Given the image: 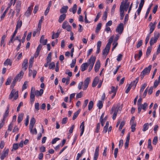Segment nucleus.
Returning <instances> with one entry per match:
<instances>
[{
	"label": "nucleus",
	"mask_w": 160,
	"mask_h": 160,
	"mask_svg": "<svg viewBox=\"0 0 160 160\" xmlns=\"http://www.w3.org/2000/svg\"><path fill=\"white\" fill-rule=\"evenodd\" d=\"M160 34L158 32H154V37L151 38L150 41V46L153 45L155 43H156L158 38H159Z\"/></svg>",
	"instance_id": "1"
},
{
	"label": "nucleus",
	"mask_w": 160,
	"mask_h": 160,
	"mask_svg": "<svg viewBox=\"0 0 160 160\" xmlns=\"http://www.w3.org/2000/svg\"><path fill=\"white\" fill-rule=\"evenodd\" d=\"M152 65H149L148 67L145 68L141 72L140 76L141 79H142L145 75L148 74L151 69Z\"/></svg>",
	"instance_id": "2"
},
{
	"label": "nucleus",
	"mask_w": 160,
	"mask_h": 160,
	"mask_svg": "<svg viewBox=\"0 0 160 160\" xmlns=\"http://www.w3.org/2000/svg\"><path fill=\"white\" fill-rule=\"evenodd\" d=\"M96 59V57H95L93 56L91 57L89 59L88 64H89V65L90 66L88 70V72H90L92 69L95 62Z\"/></svg>",
	"instance_id": "3"
},
{
	"label": "nucleus",
	"mask_w": 160,
	"mask_h": 160,
	"mask_svg": "<svg viewBox=\"0 0 160 160\" xmlns=\"http://www.w3.org/2000/svg\"><path fill=\"white\" fill-rule=\"evenodd\" d=\"M14 95L15 96L14 98L15 100H16L18 97V91H16L15 89H13L9 95L8 98L9 99H11Z\"/></svg>",
	"instance_id": "4"
},
{
	"label": "nucleus",
	"mask_w": 160,
	"mask_h": 160,
	"mask_svg": "<svg viewBox=\"0 0 160 160\" xmlns=\"http://www.w3.org/2000/svg\"><path fill=\"white\" fill-rule=\"evenodd\" d=\"M124 30V25L122 23H120L117 27L116 31L119 34H121L123 32Z\"/></svg>",
	"instance_id": "5"
},
{
	"label": "nucleus",
	"mask_w": 160,
	"mask_h": 160,
	"mask_svg": "<svg viewBox=\"0 0 160 160\" xmlns=\"http://www.w3.org/2000/svg\"><path fill=\"white\" fill-rule=\"evenodd\" d=\"M23 73V72L22 71H21L15 77L12 82H14L15 84H16L17 82L20 80L22 77Z\"/></svg>",
	"instance_id": "6"
},
{
	"label": "nucleus",
	"mask_w": 160,
	"mask_h": 160,
	"mask_svg": "<svg viewBox=\"0 0 160 160\" xmlns=\"http://www.w3.org/2000/svg\"><path fill=\"white\" fill-rule=\"evenodd\" d=\"M35 120L34 117L32 118L30 121L29 124V129L30 131H32V129H33L34 124L35 123Z\"/></svg>",
	"instance_id": "7"
},
{
	"label": "nucleus",
	"mask_w": 160,
	"mask_h": 160,
	"mask_svg": "<svg viewBox=\"0 0 160 160\" xmlns=\"http://www.w3.org/2000/svg\"><path fill=\"white\" fill-rule=\"evenodd\" d=\"M42 48V45L40 44L38 47L34 55V57L36 58L39 54Z\"/></svg>",
	"instance_id": "8"
},
{
	"label": "nucleus",
	"mask_w": 160,
	"mask_h": 160,
	"mask_svg": "<svg viewBox=\"0 0 160 160\" xmlns=\"http://www.w3.org/2000/svg\"><path fill=\"white\" fill-rule=\"evenodd\" d=\"M99 146L96 147L94 154L93 160H97L99 156Z\"/></svg>",
	"instance_id": "9"
},
{
	"label": "nucleus",
	"mask_w": 160,
	"mask_h": 160,
	"mask_svg": "<svg viewBox=\"0 0 160 160\" xmlns=\"http://www.w3.org/2000/svg\"><path fill=\"white\" fill-rule=\"evenodd\" d=\"M90 79L89 78H87L84 81V88L83 90H85L88 88L89 83Z\"/></svg>",
	"instance_id": "10"
},
{
	"label": "nucleus",
	"mask_w": 160,
	"mask_h": 160,
	"mask_svg": "<svg viewBox=\"0 0 160 160\" xmlns=\"http://www.w3.org/2000/svg\"><path fill=\"white\" fill-rule=\"evenodd\" d=\"M139 80V78L137 77L135 79V80L133 81L132 82H131V83L129 85L131 87H133L134 89L137 85V83L138 82Z\"/></svg>",
	"instance_id": "11"
},
{
	"label": "nucleus",
	"mask_w": 160,
	"mask_h": 160,
	"mask_svg": "<svg viewBox=\"0 0 160 160\" xmlns=\"http://www.w3.org/2000/svg\"><path fill=\"white\" fill-rule=\"evenodd\" d=\"M120 19L122 20L123 19V18L124 16V10L123 6H122V4L121 5L120 7Z\"/></svg>",
	"instance_id": "12"
},
{
	"label": "nucleus",
	"mask_w": 160,
	"mask_h": 160,
	"mask_svg": "<svg viewBox=\"0 0 160 160\" xmlns=\"http://www.w3.org/2000/svg\"><path fill=\"white\" fill-rule=\"evenodd\" d=\"M100 67V62L99 60H98L97 61L94 67L95 71L96 72H97L99 71Z\"/></svg>",
	"instance_id": "13"
},
{
	"label": "nucleus",
	"mask_w": 160,
	"mask_h": 160,
	"mask_svg": "<svg viewBox=\"0 0 160 160\" xmlns=\"http://www.w3.org/2000/svg\"><path fill=\"white\" fill-rule=\"evenodd\" d=\"M9 152V149H7L5 151L4 150L3 151L2 153V154L1 159V160H3L8 155Z\"/></svg>",
	"instance_id": "14"
},
{
	"label": "nucleus",
	"mask_w": 160,
	"mask_h": 160,
	"mask_svg": "<svg viewBox=\"0 0 160 160\" xmlns=\"http://www.w3.org/2000/svg\"><path fill=\"white\" fill-rule=\"evenodd\" d=\"M89 66V64L86 62L83 63L81 66V70L82 72L85 71Z\"/></svg>",
	"instance_id": "15"
},
{
	"label": "nucleus",
	"mask_w": 160,
	"mask_h": 160,
	"mask_svg": "<svg viewBox=\"0 0 160 160\" xmlns=\"http://www.w3.org/2000/svg\"><path fill=\"white\" fill-rule=\"evenodd\" d=\"M99 81V78L98 77H96L94 79L92 84L93 87H95L98 83Z\"/></svg>",
	"instance_id": "16"
},
{
	"label": "nucleus",
	"mask_w": 160,
	"mask_h": 160,
	"mask_svg": "<svg viewBox=\"0 0 160 160\" xmlns=\"http://www.w3.org/2000/svg\"><path fill=\"white\" fill-rule=\"evenodd\" d=\"M28 62V60L27 59H25L24 60L22 65V67L24 71H25L28 68V66L27 64Z\"/></svg>",
	"instance_id": "17"
},
{
	"label": "nucleus",
	"mask_w": 160,
	"mask_h": 160,
	"mask_svg": "<svg viewBox=\"0 0 160 160\" xmlns=\"http://www.w3.org/2000/svg\"><path fill=\"white\" fill-rule=\"evenodd\" d=\"M44 36L43 35H42L41 36V37L40 40V42L41 43H42L43 45H46L48 41V40L47 39H44Z\"/></svg>",
	"instance_id": "18"
},
{
	"label": "nucleus",
	"mask_w": 160,
	"mask_h": 160,
	"mask_svg": "<svg viewBox=\"0 0 160 160\" xmlns=\"http://www.w3.org/2000/svg\"><path fill=\"white\" fill-rule=\"evenodd\" d=\"M43 93V90L42 89H40V91L36 90L35 91L34 94L36 97H38L39 96H41Z\"/></svg>",
	"instance_id": "19"
},
{
	"label": "nucleus",
	"mask_w": 160,
	"mask_h": 160,
	"mask_svg": "<svg viewBox=\"0 0 160 160\" xmlns=\"http://www.w3.org/2000/svg\"><path fill=\"white\" fill-rule=\"evenodd\" d=\"M44 18L43 16H42L41 19L39 20L38 24V28L37 31L39 32H40L41 27L42 23V20H43Z\"/></svg>",
	"instance_id": "20"
},
{
	"label": "nucleus",
	"mask_w": 160,
	"mask_h": 160,
	"mask_svg": "<svg viewBox=\"0 0 160 160\" xmlns=\"http://www.w3.org/2000/svg\"><path fill=\"white\" fill-rule=\"evenodd\" d=\"M68 8V6H63L60 9V12L61 13H66L67 12Z\"/></svg>",
	"instance_id": "21"
},
{
	"label": "nucleus",
	"mask_w": 160,
	"mask_h": 160,
	"mask_svg": "<svg viewBox=\"0 0 160 160\" xmlns=\"http://www.w3.org/2000/svg\"><path fill=\"white\" fill-rule=\"evenodd\" d=\"M110 47H108L107 46H106L105 48L103 49L102 52V54L104 55H107L108 53Z\"/></svg>",
	"instance_id": "22"
},
{
	"label": "nucleus",
	"mask_w": 160,
	"mask_h": 160,
	"mask_svg": "<svg viewBox=\"0 0 160 160\" xmlns=\"http://www.w3.org/2000/svg\"><path fill=\"white\" fill-rule=\"evenodd\" d=\"M66 17V14L64 13L61 15L59 17L58 22L59 23H61L65 19Z\"/></svg>",
	"instance_id": "23"
},
{
	"label": "nucleus",
	"mask_w": 160,
	"mask_h": 160,
	"mask_svg": "<svg viewBox=\"0 0 160 160\" xmlns=\"http://www.w3.org/2000/svg\"><path fill=\"white\" fill-rule=\"evenodd\" d=\"M34 93L32 92L30 93V102L31 104H33L35 101V95Z\"/></svg>",
	"instance_id": "24"
},
{
	"label": "nucleus",
	"mask_w": 160,
	"mask_h": 160,
	"mask_svg": "<svg viewBox=\"0 0 160 160\" xmlns=\"http://www.w3.org/2000/svg\"><path fill=\"white\" fill-rule=\"evenodd\" d=\"M142 50H139V54L138 55L137 54H136L134 55V58L136 60V58L138 57V59L139 60L142 55Z\"/></svg>",
	"instance_id": "25"
},
{
	"label": "nucleus",
	"mask_w": 160,
	"mask_h": 160,
	"mask_svg": "<svg viewBox=\"0 0 160 160\" xmlns=\"http://www.w3.org/2000/svg\"><path fill=\"white\" fill-rule=\"evenodd\" d=\"M22 25V22L21 20L18 21L17 22V24L16 26V28L18 29L19 28H20Z\"/></svg>",
	"instance_id": "26"
},
{
	"label": "nucleus",
	"mask_w": 160,
	"mask_h": 160,
	"mask_svg": "<svg viewBox=\"0 0 160 160\" xmlns=\"http://www.w3.org/2000/svg\"><path fill=\"white\" fill-rule=\"evenodd\" d=\"M149 26L150 27V33H152L154 30L155 26L153 25L152 23V22L150 23Z\"/></svg>",
	"instance_id": "27"
},
{
	"label": "nucleus",
	"mask_w": 160,
	"mask_h": 160,
	"mask_svg": "<svg viewBox=\"0 0 160 160\" xmlns=\"http://www.w3.org/2000/svg\"><path fill=\"white\" fill-rule=\"evenodd\" d=\"M149 124L148 123H145L143 126L142 130L143 132L147 131L148 128Z\"/></svg>",
	"instance_id": "28"
},
{
	"label": "nucleus",
	"mask_w": 160,
	"mask_h": 160,
	"mask_svg": "<svg viewBox=\"0 0 160 160\" xmlns=\"http://www.w3.org/2000/svg\"><path fill=\"white\" fill-rule=\"evenodd\" d=\"M23 113H21L19 114L18 118V123L20 122L22 120L23 117Z\"/></svg>",
	"instance_id": "29"
},
{
	"label": "nucleus",
	"mask_w": 160,
	"mask_h": 160,
	"mask_svg": "<svg viewBox=\"0 0 160 160\" xmlns=\"http://www.w3.org/2000/svg\"><path fill=\"white\" fill-rule=\"evenodd\" d=\"M152 5H153V4L152 3L151 4V5L149 6V7L148 8V9H147L146 14H145V18H147V17H148V16L149 14V12L150 11V10L151 9V8Z\"/></svg>",
	"instance_id": "30"
},
{
	"label": "nucleus",
	"mask_w": 160,
	"mask_h": 160,
	"mask_svg": "<svg viewBox=\"0 0 160 160\" xmlns=\"http://www.w3.org/2000/svg\"><path fill=\"white\" fill-rule=\"evenodd\" d=\"M152 49L151 46L149 47L147 49L146 53V56L147 57L150 54Z\"/></svg>",
	"instance_id": "31"
},
{
	"label": "nucleus",
	"mask_w": 160,
	"mask_h": 160,
	"mask_svg": "<svg viewBox=\"0 0 160 160\" xmlns=\"http://www.w3.org/2000/svg\"><path fill=\"white\" fill-rule=\"evenodd\" d=\"M80 110L79 109L74 113L72 118L73 120L76 119V118L77 117L79 113L80 112Z\"/></svg>",
	"instance_id": "32"
},
{
	"label": "nucleus",
	"mask_w": 160,
	"mask_h": 160,
	"mask_svg": "<svg viewBox=\"0 0 160 160\" xmlns=\"http://www.w3.org/2000/svg\"><path fill=\"white\" fill-rule=\"evenodd\" d=\"M6 37V36L5 35H3L2 37V39L1 42L0 43V46H2L3 44V47H4L5 46V44L4 43L5 42V38Z\"/></svg>",
	"instance_id": "33"
},
{
	"label": "nucleus",
	"mask_w": 160,
	"mask_h": 160,
	"mask_svg": "<svg viewBox=\"0 0 160 160\" xmlns=\"http://www.w3.org/2000/svg\"><path fill=\"white\" fill-rule=\"evenodd\" d=\"M12 62L9 59H7L4 63V65H9L11 66L12 65Z\"/></svg>",
	"instance_id": "34"
},
{
	"label": "nucleus",
	"mask_w": 160,
	"mask_h": 160,
	"mask_svg": "<svg viewBox=\"0 0 160 160\" xmlns=\"http://www.w3.org/2000/svg\"><path fill=\"white\" fill-rule=\"evenodd\" d=\"M32 8H31L30 7H29L28 8V10L25 13V15L26 16H28L31 14V12L32 11Z\"/></svg>",
	"instance_id": "35"
},
{
	"label": "nucleus",
	"mask_w": 160,
	"mask_h": 160,
	"mask_svg": "<svg viewBox=\"0 0 160 160\" xmlns=\"http://www.w3.org/2000/svg\"><path fill=\"white\" fill-rule=\"evenodd\" d=\"M113 38L114 37L112 36L109 39V42L106 45V46H107L108 47H110L111 44L113 39Z\"/></svg>",
	"instance_id": "36"
},
{
	"label": "nucleus",
	"mask_w": 160,
	"mask_h": 160,
	"mask_svg": "<svg viewBox=\"0 0 160 160\" xmlns=\"http://www.w3.org/2000/svg\"><path fill=\"white\" fill-rule=\"evenodd\" d=\"M102 26V23H99L97 25L96 29L95 32L96 33H98L100 30Z\"/></svg>",
	"instance_id": "37"
},
{
	"label": "nucleus",
	"mask_w": 160,
	"mask_h": 160,
	"mask_svg": "<svg viewBox=\"0 0 160 160\" xmlns=\"http://www.w3.org/2000/svg\"><path fill=\"white\" fill-rule=\"evenodd\" d=\"M39 103L38 102L35 103V112H37L39 110Z\"/></svg>",
	"instance_id": "38"
},
{
	"label": "nucleus",
	"mask_w": 160,
	"mask_h": 160,
	"mask_svg": "<svg viewBox=\"0 0 160 160\" xmlns=\"http://www.w3.org/2000/svg\"><path fill=\"white\" fill-rule=\"evenodd\" d=\"M122 4V6H123V7L124 8V10H125V11H127L128 9V8L129 7V4L128 3L127 5H124V2L122 1L121 3V4Z\"/></svg>",
	"instance_id": "39"
},
{
	"label": "nucleus",
	"mask_w": 160,
	"mask_h": 160,
	"mask_svg": "<svg viewBox=\"0 0 160 160\" xmlns=\"http://www.w3.org/2000/svg\"><path fill=\"white\" fill-rule=\"evenodd\" d=\"M97 106L98 107L99 109H101L103 107V104L101 101H99L97 104Z\"/></svg>",
	"instance_id": "40"
},
{
	"label": "nucleus",
	"mask_w": 160,
	"mask_h": 160,
	"mask_svg": "<svg viewBox=\"0 0 160 160\" xmlns=\"http://www.w3.org/2000/svg\"><path fill=\"white\" fill-rule=\"evenodd\" d=\"M55 67V64L54 62H52L50 63L49 66V69H54Z\"/></svg>",
	"instance_id": "41"
},
{
	"label": "nucleus",
	"mask_w": 160,
	"mask_h": 160,
	"mask_svg": "<svg viewBox=\"0 0 160 160\" xmlns=\"http://www.w3.org/2000/svg\"><path fill=\"white\" fill-rule=\"evenodd\" d=\"M68 25V22L66 21H65L62 25V28L63 29H65Z\"/></svg>",
	"instance_id": "42"
},
{
	"label": "nucleus",
	"mask_w": 160,
	"mask_h": 160,
	"mask_svg": "<svg viewBox=\"0 0 160 160\" xmlns=\"http://www.w3.org/2000/svg\"><path fill=\"white\" fill-rule=\"evenodd\" d=\"M77 9V5L76 4H74L72 8V12L73 14H75L76 11Z\"/></svg>",
	"instance_id": "43"
},
{
	"label": "nucleus",
	"mask_w": 160,
	"mask_h": 160,
	"mask_svg": "<svg viewBox=\"0 0 160 160\" xmlns=\"http://www.w3.org/2000/svg\"><path fill=\"white\" fill-rule=\"evenodd\" d=\"M12 78L11 76L9 77L8 78L5 83V84L6 85H9L10 84L12 81Z\"/></svg>",
	"instance_id": "44"
},
{
	"label": "nucleus",
	"mask_w": 160,
	"mask_h": 160,
	"mask_svg": "<svg viewBox=\"0 0 160 160\" xmlns=\"http://www.w3.org/2000/svg\"><path fill=\"white\" fill-rule=\"evenodd\" d=\"M118 109H116L115 111V112H114L113 115H112V118L113 120H114L116 118L118 112Z\"/></svg>",
	"instance_id": "45"
},
{
	"label": "nucleus",
	"mask_w": 160,
	"mask_h": 160,
	"mask_svg": "<svg viewBox=\"0 0 160 160\" xmlns=\"http://www.w3.org/2000/svg\"><path fill=\"white\" fill-rule=\"evenodd\" d=\"M93 103L92 101H90L88 105V110H90L92 108L93 106Z\"/></svg>",
	"instance_id": "46"
},
{
	"label": "nucleus",
	"mask_w": 160,
	"mask_h": 160,
	"mask_svg": "<svg viewBox=\"0 0 160 160\" xmlns=\"http://www.w3.org/2000/svg\"><path fill=\"white\" fill-rule=\"evenodd\" d=\"M8 8L6 9L4 11L2 15L1 16V20H2L5 17L6 14L8 11Z\"/></svg>",
	"instance_id": "47"
},
{
	"label": "nucleus",
	"mask_w": 160,
	"mask_h": 160,
	"mask_svg": "<svg viewBox=\"0 0 160 160\" xmlns=\"http://www.w3.org/2000/svg\"><path fill=\"white\" fill-rule=\"evenodd\" d=\"M158 141V138L157 136H155L154 137L153 141L152 143L153 145H156Z\"/></svg>",
	"instance_id": "48"
},
{
	"label": "nucleus",
	"mask_w": 160,
	"mask_h": 160,
	"mask_svg": "<svg viewBox=\"0 0 160 160\" xmlns=\"http://www.w3.org/2000/svg\"><path fill=\"white\" fill-rule=\"evenodd\" d=\"M82 94L83 92L82 91L78 93H77L76 96V99H77L78 98H81L82 96Z\"/></svg>",
	"instance_id": "49"
},
{
	"label": "nucleus",
	"mask_w": 160,
	"mask_h": 160,
	"mask_svg": "<svg viewBox=\"0 0 160 160\" xmlns=\"http://www.w3.org/2000/svg\"><path fill=\"white\" fill-rule=\"evenodd\" d=\"M76 59L72 60V62L70 64V67L71 68H73L75 66L76 63Z\"/></svg>",
	"instance_id": "50"
},
{
	"label": "nucleus",
	"mask_w": 160,
	"mask_h": 160,
	"mask_svg": "<svg viewBox=\"0 0 160 160\" xmlns=\"http://www.w3.org/2000/svg\"><path fill=\"white\" fill-rule=\"evenodd\" d=\"M136 126V124L134 123L132 124L131 128L132 129V132H134L136 129L135 127Z\"/></svg>",
	"instance_id": "51"
},
{
	"label": "nucleus",
	"mask_w": 160,
	"mask_h": 160,
	"mask_svg": "<svg viewBox=\"0 0 160 160\" xmlns=\"http://www.w3.org/2000/svg\"><path fill=\"white\" fill-rule=\"evenodd\" d=\"M116 91L117 90L115 89V87L114 86H112L111 88V90L110 92L109 93L111 94L112 93H116Z\"/></svg>",
	"instance_id": "52"
},
{
	"label": "nucleus",
	"mask_w": 160,
	"mask_h": 160,
	"mask_svg": "<svg viewBox=\"0 0 160 160\" xmlns=\"http://www.w3.org/2000/svg\"><path fill=\"white\" fill-rule=\"evenodd\" d=\"M125 124V122L124 121H123L122 122H121L119 128V129L120 130H122L123 127L124 125Z\"/></svg>",
	"instance_id": "53"
},
{
	"label": "nucleus",
	"mask_w": 160,
	"mask_h": 160,
	"mask_svg": "<svg viewBox=\"0 0 160 160\" xmlns=\"http://www.w3.org/2000/svg\"><path fill=\"white\" fill-rule=\"evenodd\" d=\"M100 129V123H98L97 124L96 128L95 129V132L97 133H98L99 132V131Z\"/></svg>",
	"instance_id": "54"
},
{
	"label": "nucleus",
	"mask_w": 160,
	"mask_h": 160,
	"mask_svg": "<svg viewBox=\"0 0 160 160\" xmlns=\"http://www.w3.org/2000/svg\"><path fill=\"white\" fill-rule=\"evenodd\" d=\"M28 83V82L27 81H25L24 84L23 85L22 87V90H25L27 88V87L26 85H27Z\"/></svg>",
	"instance_id": "55"
},
{
	"label": "nucleus",
	"mask_w": 160,
	"mask_h": 160,
	"mask_svg": "<svg viewBox=\"0 0 160 160\" xmlns=\"http://www.w3.org/2000/svg\"><path fill=\"white\" fill-rule=\"evenodd\" d=\"M27 32L26 31L24 32L23 37H22V39L21 40V42L22 43H23L25 41V39L27 35Z\"/></svg>",
	"instance_id": "56"
},
{
	"label": "nucleus",
	"mask_w": 160,
	"mask_h": 160,
	"mask_svg": "<svg viewBox=\"0 0 160 160\" xmlns=\"http://www.w3.org/2000/svg\"><path fill=\"white\" fill-rule=\"evenodd\" d=\"M19 148L18 144V143H14L13 145V149L16 150L18 149Z\"/></svg>",
	"instance_id": "57"
},
{
	"label": "nucleus",
	"mask_w": 160,
	"mask_h": 160,
	"mask_svg": "<svg viewBox=\"0 0 160 160\" xmlns=\"http://www.w3.org/2000/svg\"><path fill=\"white\" fill-rule=\"evenodd\" d=\"M88 100L86 99L85 100L83 105L82 106V108L83 109H84L87 106V105L88 103Z\"/></svg>",
	"instance_id": "58"
},
{
	"label": "nucleus",
	"mask_w": 160,
	"mask_h": 160,
	"mask_svg": "<svg viewBox=\"0 0 160 160\" xmlns=\"http://www.w3.org/2000/svg\"><path fill=\"white\" fill-rule=\"evenodd\" d=\"M147 85V84L146 83H144L143 84L141 88L140 92H142L145 87H146Z\"/></svg>",
	"instance_id": "59"
},
{
	"label": "nucleus",
	"mask_w": 160,
	"mask_h": 160,
	"mask_svg": "<svg viewBox=\"0 0 160 160\" xmlns=\"http://www.w3.org/2000/svg\"><path fill=\"white\" fill-rule=\"evenodd\" d=\"M23 105V102H20L17 108V112H18L20 111V107L22 106Z\"/></svg>",
	"instance_id": "60"
},
{
	"label": "nucleus",
	"mask_w": 160,
	"mask_h": 160,
	"mask_svg": "<svg viewBox=\"0 0 160 160\" xmlns=\"http://www.w3.org/2000/svg\"><path fill=\"white\" fill-rule=\"evenodd\" d=\"M144 3V0H141L139 4V7L142 8Z\"/></svg>",
	"instance_id": "61"
},
{
	"label": "nucleus",
	"mask_w": 160,
	"mask_h": 160,
	"mask_svg": "<svg viewBox=\"0 0 160 160\" xmlns=\"http://www.w3.org/2000/svg\"><path fill=\"white\" fill-rule=\"evenodd\" d=\"M122 55L121 54H119L117 57V60L118 61H120L122 59Z\"/></svg>",
	"instance_id": "62"
},
{
	"label": "nucleus",
	"mask_w": 160,
	"mask_h": 160,
	"mask_svg": "<svg viewBox=\"0 0 160 160\" xmlns=\"http://www.w3.org/2000/svg\"><path fill=\"white\" fill-rule=\"evenodd\" d=\"M80 128L81 129V130H84V122H82L81 123L80 126Z\"/></svg>",
	"instance_id": "63"
},
{
	"label": "nucleus",
	"mask_w": 160,
	"mask_h": 160,
	"mask_svg": "<svg viewBox=\"0 0 160 160\" xmlns=\"http://www.w3.org/2000/svg\"><path fill=\"white\" fill-rule=\"evenodd\" d=\"M148 104L145 102L144 103L143 105H142V109L144 111H145L147 109V107L148 106Z\"/></svg>",
	"instance_id": "64"
}]
</instances>
